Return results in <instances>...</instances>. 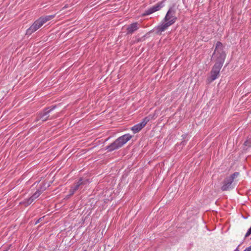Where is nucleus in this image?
<instances>
[{"mask_svg": "<svg viewBox=\"0 0 251 251\" xmlns=\"http://www.w3.org/2000/svg\"><path fill=\"white\" fill-rule=\"evenodd\" d=\"M214 55L217 58V62L213 66L210 77V81H213L219 76L220 71L226 58V53L224 51V46L220 42H217Z\"/></svg>", "mask_w": 251, "mask_h": 251, "instance_id": "1", "label": "nucleus"}, {"mask_svg": "<svg viewBox=\"0 0 251 251\" xmlns=\"http://www.w3.org/2000/svg\"><path fill=\"white\" fill-rule=\"evenodd\" d=\"M177 19L176 16V12L172 8L169 9L162 23L156 27L157 32L161 34L168 28V27L174 24Z\"/></svg>", "mask_w": 251, "mask_h": 251, "instance_id": "2", "label": "nucleus"}, {"mask_svg": "<svg viewBox=\"0 0 251 251\" xmlns=\"http://www.w3.org/2000/svg\"><path fill=\"white\" fill-rule=\"evenodd\" d=\"M130 134H126L117 138L114 142L107 146L106 149L109 151H112L121 148L132 138Z\"/></svg>", "mask_w": 251, "mask_h": 251, "instance_id": "3", "label": "nucleus"}, {"mask_svg": "<svg viewBox=\"0 0 251 251\" xmlns=\"http://www.w3.org/2000/svg\"><path fill=\"white\" fill-rule=\"evenodd\" d=\"M54 17V15H48L41 17L26 30V34L31 35L41 27L47 22L51 20Z\"/></svg>", "mask_w": 251, "mask_h": 251, "instance_id": "4", "label": "nucleus"}, {"mask_svg": "<svg viewBox=\"0 0 251 251\" xmlns=\"http://www.w3.org/2000/svg\"><path fill=\"white\" fill-rule=\"evenodd\" d=\"M239 175L238 172H235L230 176L226 177L223 182V185L221 187L223 191H226L232 188V183L234 178L237 177Z\"/></svg>", "mask_w": 251, "mask_h": 251, "instance_id": "5", "label": "nucleus"}, {"mask_svg": "<svg viewBox=\"0 0 251 251\" xmlns=\"http://www.w3.org/2000/svg\"><path fill=\"white\" fill-rule=\"evenodd\" d=\"M150 119V116L145 117L141 123L135 125L131 128L132 131L134 133L138 132L146 125Z\"/></svg>", "mask_w": 251, "mask_h": 251, "instance_id": "6", "label": "nucleus"}, {"mask_svg": "<svg viewBox=\"0 0 251 251\" xmlns=\"http://www.w3.org/2000/svg\"><path fill=\"white\" fill-rule=\"evenodd\" d=\"M44 189L42 188L38 189L37 191L34 193V194L29 199L24 200L23 201V203L25 204V206H27L30 204L38 198L39 196L44 191Z\"/></svg>", "mask_w": 251, "mask_h": 251, "instance_id": "7", "label": "nucleus"}, {"mask_svg": "<svg viewBox=\"0 0 251 251\" xmlns=\"http://www.w3.org/2000/svg\"><path fill=\"white\" fill-rule=\"evenodd\" d=\"M164 6L163 2H158L151 7L149 8L145 12V15H150L156 11L159 10L162 7Z\"/></svg>", "mask_w": 251, "mask_h": 251, "instance_id": "8", "label": "nucleus"}, {"mask_svg": "<svg viewBox=\"0 0 251 251\" xmlns=\"http://www.w3.org/2000/svg\"><path fill=\"white\" fill-rule=\"evenodd\" d=\"M140 27V25L137 23H134L129 25L127 27V34H132Z\"/></svg>", "mask_w": 251, "mask_h": 251, "instance_id": "9", "label": "nucleus"}, {"mask_svg": "<svg viewBox=\"0 0 251 251\" xmlns=\"http://www.w3.org/2000/svg\"><path fill=\"white\" fill-rule=\"evenodd\" d=\"M86 182L83 181L82 178H80L79 181L77 182L76 184L74 187H72L69 191V196H72L75 192L78 189L79 186L83 184H85Z\"/></svg>", "mask_w": 251, "mask_h": 251, "instance_id": "10", "label": "nucleus"}, {"mask_svg": "<svg viewBox=\"0 0 251 251\" xmlns=\"http://www.w3.org/2000/svg\"><path fill=\"white\" fill-rule=\"evenodd\" d=\"M52 109H46L44 112H43L42 113H40V115L38 116V120H41L42 122L46 121L48 120L49 118L48 114L51 111Z\"/></svg>", "mask_w": 251, "mask_h": 251, "instance_id": "11", "label": "nucleus"}, {"mask_svg": "<svg viewBox=\"0 0 251 251\" xmlns=\"http://www.w3.org/2000/svg\"><path fill=\"white\" fill-rule=\"evenodd\" d=\"M251 234V227L247 231V232L245 235V238H247V237L249 236Z\"/></svg>", "mask_w": 251, "mask_h": 251, "instance_id": "12", "label": "nucleus"}, {"mask_svg": "<svg viewBox=\"0 0 251 251\" xmlns=\"http://www.w3.org/2000/svg\"><path fill=\"white\" fill-rule=\"evenodd\" d=\"M244 251H251V250L249 247L247 248Z\"/></svg>", "mask_w": 251, "mask_h": 251, "instance_id": "13", "label": "nucleus"}, {"mask_svg": "<svg viewBox=\"0 0 251 251\" xmlns=\"http://www.w3.org/2000/svg\"><path fill=\"white\" fill-rule=\"evenodd\" d=\"M240 245H239L238 246H239ZM234 251H239V247H238Z\"/></svg>", "mask_w": 251, "mask_h": 251, "instance_id": "14", "label": "nucleus"}, {"mask_svg": "<svg viewBox=\"0 0 251 251\" xmlns=\"http://www.w3.org/2000/svg\"><path fill=\"white\" fill-rule=\"evenodd\" d=\"M249 248H250L251 250V245L250 247H249Z\"/></svg>", "mask_w": 251, "mask_h": 251, "instance_id": "15", "label": "nucleus"}]
</instances>
